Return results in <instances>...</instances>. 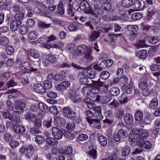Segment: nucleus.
Listing matches in <instances>:
<instances>
[{"mask_svg":"<svg viewBox=\"0 0 160 160\" xmlns=\"http://www.w3.org/2000/svg\"><path fill=\"white\" fill-rule=\"evenodd\" d=\"M132 131L133 133L130 134L129 135V140L132 146L141 142L144 138H147L149 135L147 131L142 129H133Z\"/></svg>","mask_w":160,"mask_h":160,"instance_id":"1","label":"nucleus"},{"mask_svg":"<svg viewBox=\"0 0 160 160\" xmlns=\"http://www.w3.org/2000/svg\"><path fill=\"white\" fill-rule=\"evenodd\" d=\"M44 86L39 83L34 85L33 89L34 91L38 93L43 94L47 90L50 88V82L48 80H46L43 82Z\"/></svg>","mask_w":160,"mask_h":160,"instance_id":"2","label":"nucleus"},{"mask_svg":"<svg viewBox=\"0 0 160 160\" xmlns=\"http://www.w3.org/2000/svg\"><path fill=\"white\" fill-rule=\"evenodd\" d=\"M19 68L21 70L27 72L31 71L36 72L37 69H34L31 67V64L27 61H23L20 62L19 64Z\"/></svg>","mask_w":160,"mask_h":160,"instance_id":"3","label":"nucleus"},{"mask_svg":"<svg viewBox=\"0 0 160 160\" xmlns=\"http://www.w3.org/2000/svg\"><path fill=\"white\" fill-rule=\"evenodd\" d=\"M113 62L110 59L102 61L100 63L99 65H96L94 68L98 71H101L103 68H107L110 66L112 64Z\"/></svg>","mask_w":160,"mask_h":160,"instance_id":"4","label":"nucleus"},{"mask_svg":"<svg viewBox=\"0 0 160 160\" xmlns=\"http://www.w3.org/2000/svg\"><path fill=\"white\" fill-rule=\"evenodd\" d=\"M25 107V103L21 101H18L15 102V105L12 107V109L15 112L21 113L23 112L24 109Z\"/></svg>","mask_w":160,"mask_h":160,"instance_id":"5","label":"nucleus"},{"mask_svg":"<svg viewBox=\"0 0 160 160\" xmlns=\"http://www.w3.org/2000/svg\"><path fill=\"white\" fill-rule=\"evenodd\" d=\"M93 82V87L91 90V93L92 94H96L100 92V87H102L103 85V83L100 81L99 78L97 81L92 80Z\"/></svg>","mask_w":160,"mask_h":160,"instance_id":"6","label":"nucleus"},{"mask_svg":"<svg viewBox=\"0 0 160 160\" xmlns=\"http://www.w3.org/2000/svg\"><path fill=\"white\" fill-rule=\"evenodd\" d=\"M63 116L68 118L74 119L75 113L69 107H64L63 109Z\"/></svg>","mask_w":160,"mask_h":160,"instance_id":"7","label":"nucleus"},{"mask_svg":"<svg viewBox=\"0 0 160 160\" xmlns=\"http://www.w3.org/2000/svg\"><path fill=\"white\" fill-rule=\"evenodd\" d=\"M95 100L98 102L100 101V102L102 104H106L109 102L111 100V97L109 95H106L102 96L100 97V96L96 95L95 96Z\"/></svg>","mask_w":160,"mask_h":160,"instance_id":"8","label":"nucleus"},{"mask_svg":"<svg viewBox=\"0 0 160 160\" xmlns=\"http://www.w3.org/2000/svg\"><path fill=\"white\" fill-rule=\"evenodd\" d=\"M38 111L39 113L38 115L39 118H42V116L44 115V113L46 112L48 110V107L43 103H39L38 104Z\"/></svg>","mask_w":160,"mask_h":160,"instance_id":"9","label":"nucleus"},{"mask_svg":"<svg viewBox=\"0 0 160 160\" xmlns=\"http://www.w3.org/2000/svg\"><path fill=\"white\" fill-rule=\"evenodd\" d=\"M82 73L84 76L91 79L94 78L96 74V72L94 70L88 68L84 69Z\"/></svg>","mask_w":160,"mask_h":160,"instance_id":"10","label":"nucleus"},{"mask_svg":"<svg viewBox=\"0 0 160 160\" xmlns=\"http://www.w3.org/2000/svg\"><path fill=\"white\" fill-rule=\"evenodd\" d=\"M80 9L85 11V13L90 14L92 9L90 7L89 4L87 2L83 1L80 3Z\"/></svg>","mask_w":160,"mask_h":160,"instance_id":"11","label":"nucleus"},{"mask_svg":"<svg viewBox=\"0 0 160 160\" xmlns=\"http://www.w3.org/2000/svg\"><path fill=\"white\" fill-rule=\"evenodd\" d=\"M52 134L54 138L57 139H61L63 136L62 130L56 127L52 128Z\"/></svg>","mask_w":160,"mask_h":160,"instance_id":"12","label":"nucleus"},{"mask_svg":"<svg viewBox=\"0 0 160 160\" xmlns=\"http://www.w3.org/2000/svg\"><path fill=\"white\" fill-rule=\"evenodd\" d=\"M70 85V83L68 81L62 82L56 86L57 90L59 91H63L67 89Z\"/></svg>","mask_w":160,"mask_h":160,"instance_id":"13","label":"nucleus"},{"mask_svg":"<svg viewBox=\"0 0 160 160\" xmlns=\"http://www.w3.org/2000/svg\"><path fill=\"white\" fill-rule=\"evenodd\" d=\"M21 22L19 21L15 20L14 19L12 20L10 24L11 30L12 31H16L21 25Z\"/></svg>","mask_w":160,"mask_h":160,"instance_id":"14","label":"nucleus"},{"mask_svg":"<svg viewBox=\"0 0 160 160\" xmlns=\"http://www.w3.org/2000/svg\"><path fill=\"white\" fill-rule=\"evenodd\" d=\"M53 122L57 126L62 127L65 125L66 123V121L63 118L56 117L54 118Z\"/></svg>","mask_w":160,"mask_h":160,"instance_id":"15","label":"nucleus"},{"mask_svg":"<svg viewBox=\"0 0 160 160\" xmlns=\"http://www.w3.org/2000/svg\"><path fill=\"white\" fill-rule=\"evenodd\" d=\"M42 3L38 2L36 0H32L27 5V8L31 11H32L36 6L41 5Z\"/></svg>","mask_w":160,"mask_h":160,"instance_id":"16","label":"nucleus"},{"mask_svg":"<svg viewBox=\"0 0 160 160\" xmlns=\"http://www.w3.org/2000/svg\"><path fill=\"white\" fill-rule=\"evenodd\" d=\"M87 46L85 44H81L77 47L76 54L78 56H82L83 55V53Z\"/></svg>","mask_w":160,"mask_h":160,"instance_id":"17","label":"nucleus"},{"mask_svg":"<svg viewBox=\"0 0 160 160\" xmlns=\"http://www.w3.org/2000/svg\"><path fill=\"white\" fill-rule=\"evenodd\" d=\"M92 48H88V47L84 51L83 55H84V58L88 60H91L93 59L92 55Z\"/></svg>","mask_w":160,"mask_h":160,"instance_id":"18","label":"nucleus"},{"mask_svg":"<svg viewBox=\"0 0 160 160\" xmlns=\"http://www.w3.org/2000/svg\"><path fill=\"white\" fill-rule=\"evenodd\" d=\"M88 122L92 127L97 129H99L101 128V124L98 120L94 119H88Z\"/></svg>","mask_w":160,"mask_h":160,"instance_id":"19","label":"nucleus"},{"mask_svg":"<svg viewBox=\"0 0 160 160\" xmlns=\"http://www.w3.org/2000/svg\"><path fill=\"white\" fill-rule=\"evenodd\" d=\"M103 11L102 9L100 8L97 5H95L94 9L92 10L90 14L93 15H96L97 14L102 15L103 13Z\"/></svg>","mask_w":160,"mask_h":160,"instance_id":"20","label":"nucleus"},{"mask_svg":"<svg viewBox=\"0 0 160 160\" xmlns=\"http://www.w3.org/2000/svg\"><path fill=\"white\" fill-rule=\"evenodd\" d=\"M123 120L126 123L130 125L132 123L133 120V117L131 114L127 113L124 116Z\"/></svg>","mask_w":160,"mask_h":160,"instance_id":"21","label":"nucleus"},{"mask_svg":"<svg viewBox=\"0 0 160 160\" xmlns=\"http://www.w3.org/2000/svg\"><path fill=\"white\" fill-rule=\"evenodd\" d=\"M14 131L17 133L21 134L25 131L24 127L19 125H15L13 127Z\"/></svg>","mask_w":160,"mask_h":160,"instance_id":"22","label":"nucleus"},{"mask_svg":"<svg viewBox=\"0 0 160 160\" xmlns=\"http://www.w3.org/2000/svg\"><path fill=\"white\" fill-rule=\"evenodd\" d=\"M158 101L156 98H153L149 104L150 108L152 109H155L158 107Z\"/></svg>","mask_w":160,"mask_h":160,"instance_id":"23","label":"nucleus"},{"mask_svg":"<svg viewBox=\"0 0 160 160\" xmlns=\"http://www.w3.org/2000/svg\"><path fill=\"white\" fill-rule=\"evenodd\" d=\"M20 152L21 153L24 154L26 158H29L31 157V152H29L28 149L24 146L21 148Z\"/></svg>","mask_w":160,"mask_h":160,"instance_id":"24","label":"nucleus"},{"mask_svg":"<svg viewBox=\"0 0 160 160\" xmlns=\"http://www.w3.org/2000/svg\"><path fill=\"white\" fill-rule=\"evenodd\" d=\"M7 93H8V98L10 99L16 98L18 96L17 92L16 90L15 89L9 90Z\"/></svg>","mask_w":160,"mask_h":160,"instance_id":"25","label":"nucleus"},{"mask_svg":"<svg viewBox=\"0 0 160 160\" xmlns=\"http://www.w3.org/2000/svg\"><path fill=\"white\" fill-rule=\"evenodd\" d=\"M124 113V110L123 109H118L115 113V117L118 120H122V118L123 116Z\"/></svg>","mask_w":160,"mask_h":160,"instance_id":"26","label":"nucleus"},{"mask_svg":"<svg viewBox=\"0 0 160 160\" xmlns=\"http://www.w3.org/2000/svg\"><path fill=\"white\" fill-rule=\"evenodd\" d=\"M121 89L128 94L131 93L132 91V87L130 84L123 85L122 86Z\"/></svg>","mask_w":160,"mask_h":160,"instance_id":"27","label":"nucleus"},{"mask_svg":"<svg viewBox=\"0 0 160 160\" xmlns=\"http://www.w3.org/2000/svg\"><path fill=\"white\" fill-rule=\"evenodd\" d=\"M44 135L45 136L47 137L46 138L47 143L45 146V148L46 150H48L50 146V134L48 132L46 131L44 132Z\"/></svg>","mask_w":160,"mask_h":160,"instance_id":"28","label":"nucleus"},{"mask_svg":"<svg viewBox=\"0 0 160 160\" xmlns=\"http://www.w3.org/2000/svg\"><path fill=\"white\" fill-rule=\"evenodd\" d=\"M66 49L71 52H73L76 51L77 47L74 43H70L66 46Z\"/></svg>","mask_w":160,"mask_h":160,"instance_id":"29","label":"nucleus"},{"mask_svg":"<svg viewBox=\"0 0 160 160\" xmlns=\"http://www.w3.org/2000/svg\"><path fill=\"white\" fill-rule=\"evenodd\" d=\"M28 36L31 40H34L38 37V33L35 31H32L29 32Z\"/></svg>","mask_w":160,"mask_h":160,"instance_id":"30","label":"nucleus"},{"mask_svg":"<svg viewBox=\"0 0 160 160\" xmlns=\"http://www.w3.org/2000/svg\"><path fill=\"white\" fill-rule=\"evenodd\" d=\"M136 55L139 58L141 59L146 58L147 56V52L146 50H141L138 52Z\"/></svg>","mask_w":160,"mask_h":160,"instance_id":"31","label":"nucleus"},{"mask_svg":"<svg viewBox=\"0 0 160 160\" xmlns=\"http://www.w3.org/2000/svg\"><path fill=\"white\" fill-rule=\"evenodd\" d=\"M38 42L40 43H42L45 42H49L50 41V36L46 35L41 37L37 40Z\"/></svg>","mask_w":160,"mask_h":160,"instance_id":"32","label":"nucleus"},{"mask_svg":"<svg viewBox=\"0 0 160 160\" xmlns=\"http://www.w3.org/2000/svg\"><path fill=\"white\" fill-rule=\"evenodd\" d=\"M26 119L32 122L34 121L36 119L37 117L31 114L29 112H27L24 115Z\"/></svg>","mask_w":160,"mask_h":160,"instance_id":"33","label":"nucleus"},{"mask_svg":"<svg viewBox=\"0 0 160 160\" xmlns=\"http://www.w3.org/2000/svg\"><path fill=\"white\" fill-rule=\"evenodd\" d=\"M120 92L119 89L117 87H113L109 90L110 95L112 96H116L118 95Z\"/></svg>","mask_w":160,"mask_h":160,"instance_id":"34","label":"nucleus"},{"mask_svg":"<svg viewBox=\"0 0 160 160\" xmlns=\"http://www.w3.org/2000/svg\"><path fill=\"white\" fill-rule=\"evenodd\" d=\"M81 92L82 94L87 96H89L91 93V90L89 87L85 86L82 89Z\"/></svg>","mask_w":160,"mask_h":160,"instance_id":"35","label":"nucleus"},{"mask_svg":"<svg viewBox=\"0 0 160 160\" xmlns=\"http://www.w3.org/2000/svg\"><path fill=\"white\" fill-rule=\"evenodd\" d=\"M98 140L101 146H105L107 144V138L104 136H100L98 138Z\"/></svg>","mask_w":160,"mask_h":160,"instance_id":"36","label":"nucleus"},{"mask_svg":"<svg viewBox=\"0 0 160 160\" xmlns=\"http://www.w3.org/2000/svg\"><path fill=\"white\" fill-rule=\"evenodd\" d=\"M30 55L31 57L34 58H37L40 56V53L37 50L33 49L31 50Z\"/></svg>","mask_w":160,"mask_h":160,"instance_id":"37","label":"nucleus"},{"mask_svg":"<svg viewBox=\"0 0 160 160\" xmlns=\"http://www.w3.org/2000/svg\"><path fill=\"white\" fill-rule=\"evenodd\" d=\"M131 150L129 147L126 146L124 147L122 151V154L123 156H126L129 154Z\"/></svg>","mask_w":160,"mask_h":160,"instance_id":"38","label":"nucleus"},{"mask_svg":"<svg viewBox=\"0 0 160 160\" xmlns=\"http://www.w3.org/2000/svg\"><path fill=\"white\" fill-rule=\"evenodd\" d=\"M136 46L138 48H143L148 47L144 40H140L138 41L136 44Z\"/></svg>","mask_w":160,"mask_h":160,"instance_id":"39","label":"nucleus"},{"mask_svg":"<svg viewBox=\"0 0 160 160\" xmlns=\"http://www.w3.org/2000/svg\"><path fill=\"white\" fill-rule=\"evenodd\" d=\"M133 0H122V5L124 7L129 8L132 4Z\"/></svg>","mask_w":160,"mask_h":160,"instance_id":"40","label":"nucleus"},{"mask_svg":"<svg viewBox=\"0 0 160 160\" xmlns=\"http://www.w3.org/2000/svg\"><path fill=\"white\" fill-rule=\"evenodd\" d=\"M58 14L60 15H63L64 13V9L63 7V4L62 2H59L58 6Z\"/></svg>","mask_w":160,"mask_h":160,"instance_id":"41","label":"nucleus"},{"mask_svg":"<svg viewBox=\"0 0 160 160\" xmlns=\"http://www.w3.org/2000/svg\"><path fill=\"white\" fill-rule=\"evenodd\" d=\"M99 36V33L97 31H93L92 32L91 35L90 36L89 40L91 41L94 40Z\"/></svg>","mask_w":160,"mask_h":160,"instance_id":"42","label":"nucleus"},{"mask_svg":"<svg viewBox=\"0 0 160 160\" xmlns=\"http://www.w3.org/2000/svg\"><path fill=\"white\" fill-rule=\"evenodd\" d=\"M148 40L150 43L154 44L158 42L159 41V38L156 36L149 37L148 38Z\"/></svg>","mask_w":160,"mask_h":160,"instance_id":"43","label":"nucleus"},{"mask_svg":"<svg viewBox=\"0 0 160 160\" xmlns=\"http://www.w3.org/2000/svg\"><path fill=\"white\" fill-rule=\"evenodd\" d=\"M88 136L86 134L82 133L79 134L77 137V139L80 142H84L88 139Z\"/></svg>","mask_w":160,"mask_h":160,"instance_id":"44","label":"nucleus"},{"mask_svg":"<svg viewBox=\"0 0 160 160\" xmlns=\"http://www.w3.org/2000/svg\"><path fill=\"white\" fill-rule=\"evenodd\" d=\"M24 15L22 12H19L16 13L14 16V19L22 21L24 17Z\"/></svg>","mask_w":160,"mask_h":160,"instance_id":"45","label":"nucleus"},{"mask_svg":"<svg viewBox=\"0 0 160 160\" xmlns=\"http://www.w3.org/2000/svg\"><path fill=\"white\" fill-rule=\"evenodd\" d=\"M13 137L8 132H5L3 135V139L6 142H9L12 140Z\"/></svg>","mask_w":160,"mask_h":160,"instance_id":"46","label":"nucleus"},{"mask_svg":"<svg viewBox=\"0 0 160 160\" xmlns=\"http://www.w3.org/2000/svg\"><path fill=\"white\" fill-rule=\"evenodd\" d=\"M138 87L141 90H145L147 87V81H141L138 84Z\"/></svg>","mask_w":160,"mask_h":160,"instance_id":"47","label":"nucleus"},{"mask_svg":"<svg viewBox=\"0 0 160 160\" xmlns=\"http://www.w3.org/2000/svg\"><path fill=\"white\" fill-rule=\"evenodd\" d=\"M0 44L2 46H5L7 45L8 43V38L3 36L0 38Z\"/></svg>","mask_w":160,"mask_h":160,"instance_id":"48","label":"nucleus"},{"mask_svg":"<svg viewBox=\"0 0 160 160\" xmlns=\"http://www.w3.org/2000/svg\"><path fill=\"white\" fill-rule=\"evenodd\" d=\"M120 34H116L114 35H111L109 38V42L110 44L112 46H114L116 44V36L119 35Z\"/></svg>","mask_w":160,"mask_h":160,"instance_id":"49","label":"nucleus"},{"mask_svg":"<svg viewBox=\"0 0 160 160\" xmlns=\"http://www.w3.org/2000/svg\"><path fill=\"white\" fill-rule=\"evenodd\" d=\"M118 133L121 138H125L128 136L127 132L123 129H120L118 131Z\"/></svg>","mask_w":160,"mask_h":160,"instance_id":"50","label":"nucleus"},{"mask_svg":"<svg viewBox=\"0 0 160 160\" xmlns=\"http://www.w3.org/2000/svg\"><path fill=\"white\" fill-rule=\"evenodd\" d=\"M132 7L135 8V10L138 11L141 7V3L138 0L134 1L132 4Z\"/></svg>","mask_w":160,"mask_h":160,"instance_id":"51","label":"nucleus"},{"mask_svg":"<svg viewBox=\"0 0 160 160\" xmlns=\"http://www.w3.org/2000/svg\"><path fill=\"white\" fill-rule=\"evenodd\" d=\"M5 51L7 55H10L14 52L13 48L11 45H8L6 48Z\"/></svg>","mask_w":160,"mask_h":160,"instance_id":"52","label":"nucleus"},{"mask_svg":"<svg viewBox=\"0 0 160 160\" xmlns=\"http://www.w3.org/2000/svg\"><path fill=\"white\" fill-rule=\"evenodd\" d=\"M11 10L15 13H17L19 12H22V8L18 5L14 6L11 8Z\"/></svg>","mask_w":160,"mask_h":160,"instance_id":"53","label":"nucleus"},{"mask_svg":"<svg viewBox=\"0 0 160 160\" xmlns=\"http://www.w3.org/2000/svg\"><path fill=\"white\" fill-rule=\"evenodd\" d=\"M126 28L129 31L134 32L138 30V27L136 25H128L127 26Z\"/></svg>","mask_w":160,"mask_h":160,"instance_id":"54","label":"nucleus"},{"mask_svg":"<svg viewBox=\"0 0 160 160\" xmlns=\"http://www.w3.org/2000/svg\"><path fill=\"white\" fill-rule=\"evenodd\" d=\"M131 17L133 20H136L141 18L142 17V15L140 12H136L132 14Z\"/></svg>","mask_w":160,"mask_h":160,"instance_id":"55","label":"nucleus"},{"mask_svg":"<svg viewBox=\"0 0 160 160\" xmlns=\"http://www.w3.org/2000/svg\"><path fill=\"white\" fill-rule=\"evenodd\" d=\"M10 120L13 121L14 123H19L20 121V117L18 114H15L13 116H12Z\"/></svg>","mask_w":160,"mask_h":160,"instance_id":"56","label":"nucleus"},{"mask_svg":"<svg viewBox=\"0 0 160 160\" xmlns=\"http://www.w3.org/2000/svg\"><path fill=\"white\" fill-rule=\"evenodd\" d=\"M35 141L38 144H42L45 141L44 138L42 136H37L35 138Z\"/></svg>","mask_w":160,"mask_h":160,"instance_id":"57","label":"nucleus"},{"mask_svg":"<svg viewBox=\"0 0 160 160\" xmlns=\"http://www.w3.org/2000/svg\"><path fill=\"white\" fill-rule=\"evenodd\" d=\"M28 30V28L25 25H22L19 28L20 32L22 35L25 34L27 32Z\"/></svg>","mask_w":160,"mask_h":160,"instance_id":"58","label":"nucleus"},{"mask_svg":"<svg viewBox=\"0 0 160 160\" xmlns=\"http://www.w3.org/2000/svg\"><path fill=\"white\" fill-rule=\"evenodd\" d=\"M109 76V72L107 71L102 72L100 75V78L103 80L107 79Z\"/></svg>","mask_w":160,"mask_h":160,"instance_id":"59","label":"nucleus"},{"mask_svg":"<svg viewBox=\"0 0 160 160\" xmlns=\"http://www.w3.org/2000/svg\"><path fill=\"white\" fill-rule=\"evenodd\" d=\"M142 118V113L140 111H137L135 114V118L137 121L141 120Z\"/></svg>","mask_w":160,"mask_h":160,"instance_id":"60","label":"nucleus"},{"mask_svg":"<svg viewBox=\"0 0 160 160\" xmlns=\"http://www.w3.org/2000/svg\"><path fill=\"white\" fill-rule=\"evenodd\" d=\"M2 114L3 118H8L9 120L11 119L12 116L7 110H3L2 112Z\"/></svg>","mask_w":160,"mask_h":160,"instance_id":"61","label":"nucleus"},{"mask_svg":"<svg viewBox=\"0 0 160 160\" xmlns=\"http://www.w3.org/2000/svg\"><path fill=\"white\" fill-rule=\"evenodd\" d=\"M88 153L94 159H95L97 157V151L95 149H92L90 151L88 152Z\"/></svg>","mask_w":160,"mask_h":160,"instance_id":"62","label":"nucleus"},{"mask_svg":"<svg viewBox=\"0 0 160 160\" xmlns=\"http://www.w3.org/2000/svg\"><path fill=\"white\" fill-rule=\"evenodd\" d=\"M103 19L105 21L111 20L112 21H115L118 19V18L117 17H110L108 15H104L102 16Z\"/></svg>","mask_w":160,"mask_h":160,"instance_id":"63","label":"nucleus"},{"mask_svg":"<svg viewBox=\"0 0 160 160\" xmlns=\"http://www.w3.org/2000/svg\"><path fill=\"white\" fill-rule=\"evenodd\" d=\"M35 23V21L33 19L31 18L28 19L27 22V26L29 28L33 27Z\"/></svg>","mask_w":160,"mask_h":160,"instance_id":"64","label":"nucleus"}]
</instances>
